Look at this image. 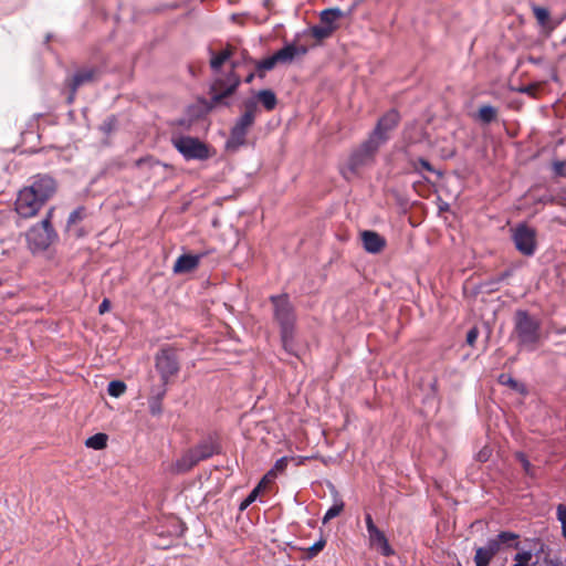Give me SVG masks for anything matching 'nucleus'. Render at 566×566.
Wrapping results in <instances>:
<instances>
[{"label":"nucleus","mask_w":566,"mask_h":566,"mask_svg":"<svg viewBox=\"0 0 566 566\" xmlns=\"http://www.w3.org/2000/svg\"><path fill=\"white\" fill-rule=\"evenodd\" d=\"M241 107L243 112L235 119L226 143V148L231 151H237L240 147L247 145V135L254 125L256 114L260 112L254 97L245 98Z\"/></svg>","instance_id":"obj_3"},{"label":"nucleus","mask_w":566,"mask_h":566,"mask_svg":"<svg viewBox=\"0 0 566 566\" xmlns=\"http://www.w3.org/2000/svg\"><path fill=\"white\" fill-rule=\"evenodd\" d=\"M276 478V473L274 470H270L258 483L256 486H260V491L265 489L269 483H271Z\"/></svg>","instance_id":"obj_44"},{"label":"nucleus","mask_w":566,"mask_h":566,"mask_svg":"<svg viewBox=\"0 0 566 566\" xmlns=\"http://www.w3.org/2000/svg\"><path fill=\"white\" fill-rule=\"evenodd\" d=\"M343 17V12L338 8H329L325 9L319 14V20L323 25L326 27H337L335 24L336 20Z\"/></svg>","instance_id":"obj_21"},{"label":"nucleus","mask_w":566,"mask_h":566,"mask_svg":"<svg viewBox=\"0 0 566 566\" xmlns=\"http://www.w3.org/2000/svg\"><path fill=\"white\" fill-rule=\"evenodd\" d=\"M240 65V63L238 61H232L231 62V70L230 71H233L235 72V69Z\"/></svg>","instance_id":"obj_56"},{"label":"nucleus","mask_w":566,"mask_h":566,"mask_svg":"<svg viewBox=\"0 0 566 566\" xmlns=\"http://www.w3.org/2000/svg\"><path fill=\"white\" fill-rule=\"evenodd\" d=\"M287 463H289V458L287 457H282L280 458L279 460H276L274 467L272 470H274V472H283L286 467H287Z\"/></svg>","instance_id":"obj_46"},{"label":"nucleus","mask_w":566,"mask_h":566,"mask_svg":"<svg viewBox=\"0 0 566 566\" xmlns=\"http://www.w3.org/2000/svg\"><path fill=\"white\" fill-rule=\"evenodd\" d=\"M53 212L54 208H50L45 218L28 230L25 237L31 252L35 253L45 251L51 244L57 241L59 235L51 221Z\"/></svg>","instance_id":"obj_7"},{"label":"nucleus","mask_w":566,"mask_h":566,"mask_svg":"<svg viewBox=\"0 0 566 566\" xmlns=\"http://www.w3.org/2000/svg\"><path fill=\"white\" fill-rule=\"evenodd\" d=\"M275 65L279 63L281 64H289L292 63L293 60L296 57V50L295 44H286L281 50L276 51L273 55H271Z\"/></svg>","instance_id":"obj_20"},{"label":"nucleus","mask_w":566,"mask_h":566,"mask_svg":"<svg viewBox=\"0 0 566 566\" xmlns=\"http://www.w3.org/2000/svg\"><path fill=\"white\" fill-rule=\"evenodd\" d=\"M216 108L217 107L214 106V104H210V97H199L197 98L195 104L188 106L187 115L190 118V120H198L200 118H203L206 115H208Z\"/></svg>","instance_id":"obj_17"},{"label":"nucleus","mask_w":566,"mask_h":566,"mask_svg":"<svg viewBox=\"0 0 566 566\" xmlns=\"http://www.w3.org/2000/svg\"><path fill=\"white\" fill-rule=\"evenodd\" d=\"M85 217H86L85 207L81 206V207H77L75 210H73L67 218L66 232H71L72 226L82 221Z\"/></svg>","instance_id":"obj_27"},{"label":"nucleus","mask_w":566,"mask_h":566,"mask_svg":"<svg viewBox=\"0 0 566 566\" xmlns=\"http://www.w3.org/2000/svg\"><path fill=\"white\" fill-rule=\"evenodd\" d=\"M101 70L95 65H83L77 67L74 73L64 81L65 87L69 90L66 102L72 104L75 99L80 87L98 81Z\"/></svg>","instance_id":"obj_9"},{"label":"nucleus","mask_w":566,"mask_h":566,"mask_svg":"<svg viewBox=\"0 0 566 566\" xmlns=\"http://www.w3.org/2000/svg\"><path fill=\"white\" fill-rule=\"evenodd\" d=\"M344 502L342 500L335 502L328 510L327 512L325 513L324 517H323V524H326L327 522H329L331 520H333L334 517L338 516L343 510H344Z\"/></svg>","instance_id":"obj_32"},{"label":"nucleus","mask_w":566,"mask_h":566,"mask_svg":"<svg viewBox=\"0 0 566 566\" xmlns=\"http://www.w3.org/2000/svg\"><path fill=\"white\" fill-rule=\"evenodd\" d=\"M256 75L259 78L265 77V72L273 70L276 65L272 59V56H269L264 60L254 62Z\"/></svg>","instance_id":"obj_26"},{"label":"nucleus","mask_w":566,"mask_h":566,"mask_svg":"<svg viewBox=\"0 0 566 566\" xmlns=\"http://www.w3.org/2000/svg\"><path fill=\"white\" fill-rule=\"evenodd\" d=\"M565 164L563 161H556L554 164L555 172L559 176L564 175Z\"/></svg>","instance_id":"obj_51"},{"label":"nucleus","mask_w":566,"mask_h":566,"mask_svg":"<svg viewBox=\"0 0 566 566\" xmlns=\"http://www.w3.org/2000/svg\"><path fill=\"white\" fill-rule=\"evenodd\" d=\"M536 91H537V86L534 84L522 86L521 88H518L520 93L528 94L531 96H535Z\"/></svg>","instance_id":"obj_47"},{"label":"nucleus","mask_w":566,"mask_h":566,"mask_svg":"<svg viewBox=\"0 0 566 566\" xmlns=\"http://www.w3.org/2000/svg\"><path fill=\"white\" fill-rule=\"evenodd\" d=\"M524 544L528 549H533V555H535L537 557L541 554H543L546 548V544L541 538H536V537L535 538H526L524 541Z\"/></svg>","instance_id":"obj_30"},{"label":"nucleus","mask_w":566,"mask_h":566,"mask_svg":"<svg viewBox=\"0 0 566 566\" xmlns=\"http://www.w3.org/2000/svg\"><path fill=\"white\" fill-rule=\"evenodd\" d=\"M172 146L186 160H207L212 157L209 145L192 136H176L171 138Z\"/></svg>","instance_id":"obj_8"},{"label":"nucleus","mask_w":566,"mask_h":566,"mask_svg":"<svg viewBox=\"0 0 566 566\" xmlns=\"http://www.w3.org/2000/svg\"><path fill=\"white\" fill-rule=\"evenodd\" d=\"M497 109L492 105H482L479 108L478 119L483 124H490L496 119Z\"/></svg>","instance_id":"obj_22"},{"label":"nucleus","mask_w":566,"mask_h":566,"mask_svg":"<svg viewBox=\"0 0 566 566\" xmlns=\"http://www.w3.org/2000/svg\"><path fill=\"white\" fill-rule=\"evenodd\" d=\"M167 385L168 384H164L161 381V385L159 387L151 389V395L149 398H158V400L163 401V399L167 392Z\"/></svg>","instance_id":"obj_43"},{"label":"nucleus","mask_w":566,"mask_h":566,"mask_svg":"<svg viewBox=\"0 0 566 566\" xmlns=\"http://www.w3.org/2000/svg\"><path fill=\"white\" fill-rule=\"evenodd\" d=\"M533 557V549H523L515 554L514 560L517 563H522L524 566H528L530 562Z\"/></svg>","instance_id":"obj_38"},{"label":"nucleus","mask_w":566,"mask_h":566,"mask_svg":"<svg viewBox=\"0 0 566 566\" xmlns=\"http://www.w3.org/2000/svg\"><path fill=\"white\" fill-rule=\"evenodd\" d=\"M253 97L256 99V104L260 102L268 112L275 109L277 105L275 93L269 88L256 92Z\"/></svg>","instance_id":"obj_19"},{"label":"nucleus","mask_w":566,"mask_h":566,"mask_svg":"<svg viewBox=\"0 0 566 566\" xmlns=\"http://www.w3.org/2000/svg\"><path fill=\"white\" fill-rule=\"evenodd\" d=\"M117 118L115 115H111L104 119V122L101 124L99 129L105 135L112 134L116 127H117Z\"/></svg>","instance_id":"obj_34"},{"label":"nucleus","mask_w":566,"mask_h":566,"mask_svg":"<svg viewBox=\"0 0 566 566\" xmlns=\"http://www.w3.org/2000/svg\"><path fill=\"white\" fill-rule=\"evenodd\" d=\"M205 254H181L174 264L176 274L190 273L196 270Z\"/></svg>","instance_id":"obj_16"},{"label":"nucleus","mask_w":566,"mask_h":566,"mask_svg":"<svg viewBox=\"0 0 566 566\" xmlns=\"http://www.w3.org/2000/svg\"><path fill=\"white\" fill-rule=\"evenodd\" d=\"M513 335L520 349L533 352L541 342V322L527 311L517 310L514 314Z\"/></svg>","instance_id":"obj_4"},{"label":"nucleus","mask_w":566,"mask_h":566,"mask_svg":"<svg viewBox=\"0 0 566 566\" xmlns=\"http://www.w3.org/2000/svg\"><path fill=\"white\" fill-rule=\"evenodd\" d=\"M369 542L373 547H376L382 556H391L395 554L394 549L389 545V542L382 531L378 527L368 533Z\"/></svg>","instance_id":"obj_18"},{"label":"nucleus","mask_w":566,"mask_h":566,"mask_svg":"<svg viewBox=\"0 0 566 566\" xmlns=\"http://www.w3.org/2000/svg\"><path fill=\"white\" fill-rule=\"evenodd\" d=\"M255 76H258V75H256V71H255V72H251V73H249V74L245 76L244 82H245L247 84H250V83H252V81L254 80V77H255Z\"/></svg>","instance_id":"obj_55"},{"label":"nucleus","mask_w":566,"mask_h":566,"mask_svg":"<svg viewBox=\"0 0 566 566\" xmlns=\"http://www.w3.org/2000/svg\"><path fill=\"white\" fill-rule=\"evenodd\" d=\"M545 566H564L559 559H545Z\"/></svg>","instance_id":"obj_53"},{"label":"nucleus","mask_w":566,"mask_h":566,"mask_svg":"<svg viewBox=\"0 0 566 566\" xmlns=\"http://www.w3.org/2000/svg\"><path fill=\"white\" fill-rule=\"evenodd\" d=\"M107 434L98 432L86 439L85 446L94 450H102L107 446Z\"/></svg>","instance_id":"obj_23"},{"label":"nucleus","mask_w":566,"mask_h":566,"mask_svg":"<svg viewBox=\"0 0 566 566\" xmlns=\"http://www.w3.org/2000/svg\"><path fill=\"white\" fill-rule=\"evenodd\" d=\"M400 119V114L396 108L389 109L378 119L368 137L379 146L386 144L390 138V133L399 125Z\"/></svg>","instance_id":"obj_12"},{"label":"nucleus","mask_w":566,"mask_h":566,"mask_svg":"<svg viewBox=\"0 0 566 566\" xmlns=\"http://www.w3.org/2000/svg\"><path fill=\"white\" fill-rule=\"evenodd\" d=\"M82 235H83V233H82V232L76 231L75 237L80 238V237H82Z\"/></svg>","instance_id":"obj_59"},{"label":"nucleus","mask_w":566,"mask_h":566,"mask_svg":"<svg viewBox=\"0 0 566 566\" xmlns=\"http://www.w3.org/2000/svg\"><path fill=\"white\" fill-rule=\"evenodd\" d=\"M148 408L153 416H159L163 412L161 400H158V398H148Z\"/></svg>","instance_id":"obj_40"},{"label":"nucleus","mask_w":566,"mask_h":566,"mask_svg":"<svg viewBox=\"0 0 566 566\" xmlns=\"http://www.w3.org/2000/svg\"><path fill=\"white\" fill-rule=\"evenodd\" d=\"M135 166L137 168L147 167L148 169H153L157 166L167 167V165L161 164L158 159H156L153 156H146V157H142V158L137 159L135 161Z\"/></svg>","instance_id":"obj_33"},{"label":"nucleus","mask_w":566,"mask_h":566,"mask_svg":"<svg viewBox=\"0 0 566 566\" xmlns=\"http://www.w3.org/2000/svg\"><path fill=\"white\" fill-rule=\"evenodd\" d=\"M208 52L210 54V67L213 72H219L222 65L228 61L227 56L221 52L214 53V51L209 48Z\"/></svg>","instance_id":"obj_29"},{"label":"nucleus","mask_w":566,"mask_h":566,"mask_svg":"<svg viewBox=\"0 0 566 566\" xmlns=\"http://www.w3.org/2000/svg\"><path fill=\"white\" fill-rule=\"evenodd\" d=\"M221 444L217 438L208 436L200 440L196 446L188 449L174 464L175 472L186 473L195 468L199 462L221 453Z\"/></svg>","instance_id":"obj_5"},{"label":"nucleus","mask_w":566,"mask_h":566,"mask_svg":"<svg viewBox=\"0 0 566 566\" xmlns=\"http://www.w3.org/2000/svg\"><path fill=\"white\" fill-rule=\"evenodd\" d=\"M51 38H52V35H51V34H46V36H45V43H49V42H50V40H51Z\"/></svg>","instance_id":"obj_58"},{"label":"nucleus","mask_w":566,"mask_h":566,"mask_svg":"<svg viewBox=\"0 0 566 566\" xmlns=\"http://www.w3.org/2000/svg\"><path fill=\"white\" fill-rule=\"evenodd\" d=\"M518 534L513 532L503 531L500 532L496 537L489 538L486 542V549L495 556L501 551V545H507L515 549H520Z\"/></svg>","instance_id":"obj_14"},{"label":"nucleus","mask_w":566,"mask_h":566,"mask_svg":"<svg viewBox=\"0 0 566 566\" xmlns=\"http://www.w3.org/2000/svg\"><path fill=\"white\" fill-rule=\"evenodd\" d=\"M479 458H480V460H483V461L486 460V453L484 451H481L479 453Z\"/></svg>","instance_id":"obj_57"},{"label":"nucleus","mask_w":566,"mask_h":566,"mask_svg":"<svg viewBox=\"0 0 566 566\" xmlns=\"http://www.w3.org/2000/svg\"><path fill=\"white\" fill-rule=\"evenodd\" d=\"M493 557L485 546L478 547L474 556L475 566H489Z\"/></svg>","instance_id":"obj_28"},{"label":"nucleus","mask_w":566,"mask_h":566,"mask_svg":"<svg viewBox=\"0 0 566 566\" xmlns=\"http://www.w3.org/2000/svg\"><path fill=\"white\" fill-rule=\"evenodd\" d=\"M241 85V77L237 72L229 71L226 74L216 76L208 90L210 104L217 108L231 106L230 97L233 96Z\"/></svg>","instance_id":"obj_6"},{"label":"nucleus","mask_w":566,"mask_h":566,"mask_svg":"<svg viewBox=\"0 0 566 566\" xmlns=\"http://www.w3.org/2000/svg\"><path fill=\"white\" fill-rule=\"evenodd\" d=\"M127 389V386L122 380H112L108 384L107 392L109 396L118 398L120 397Z\"/></svg>","instance_id":"obj_31"},{"label":"nucleus","mask_w":566,"mask_h":566,"mask_svg":"<svg viewBox=\"0 0 566 566\" xmlns=\"http://www.w3.org/2000/svg\"><path fill=\"white\" fill-rule=\"evenodd\" d=\"M533 13L537 20V22L544 27L547 24L549 20V11L546 8L534 6Z\"/></svg>","instance_id":"obj_35"},{"label":"nucleus","mask_w":566,"mask_h":566,"mask_svg":"<svg viewBox=\"0 0 566 566\" xmlns=\"http://www.w3.org/2000/svg\"><path fill=\"white\" fill-rule=\"evenodd\" d=\"M410 165L412 166V168L416 170V171H420V169H424L429 172H436L434 168L432 167V165L424 158H418L416 160H411L410 161ZM438 175H441V172H438Z\"/></svg>","instance_id":"obj_36"},{"label":"nucleus","mask_w":566,"mask_h":566,"mask_svg":"<svg viewBox=\"0 0 566 566\" xmlns=\"http://www.w3.org/2000/svg\"><path fill=\"white\" fill-rule=\"evenodd\" d=\"M478 336H479V329L476 326H473L472 328L469 329V332L467 334V344L470 346H473L478 339Z\"/></svg>","instance_id":"obj_45"},{"label":"nucleus","mask_w":566,"mask_h":566,"mask_svg":"<svg viewBox=\"0 0 566 566\" xmlns=\"http://www.w3.org/2000/svg\"><path fill=\"white\" fill-rule=\"evenodd\" d=\"M260 493V486H255L250 494L240 503L239 510L245 511L258 497Z\"/></svg>","instance_id":"obj_37"},{"label":"nucleus","mask_w":566,"mask_h":566,"mask_svg":"<svg viewBox=\"0 0 566 566\" xmlns=\"http://www.w3.org/2000/svg\"><path fill=\"white\" fill-rule=\"evenodd\" d=\"M326 541L321 538L316 543H314L307 551V556L310 558L315 557L324 547H325Z\"/></svg>","instance_id":"obj_42"},{"label":"nucleus","mask_w":566,"mask_h":566,"mask_svg":"<svg viewBox=\"0 0 566 566\" xmlns=\"http://www.w3.org/2000/svg\"><path fill=\"white\" fill-rule=\"evenodd\" d=\"M361 241L364 249L374 254L381 252L386 247L385 238L371 230L361 232Z\"/></svg>","instance_id":"obj_15"},{"label":"nucleus","mask_w":566,"mask_h":566,"mask_svg":"<svg viewBox=\"0 0 566 566\" xmlns=\"http://www.w3.org/2000/svg\"><path fill=\"white\" fill-rule=\"evenodd\" d=\"M55 191L56 182L51 176L36 175L30 186L19 191L14 203L17 213L24 219L36 216Z\"/></svg>","instance_id":"obj_1"},{"label":"nucleus","mask_w":566,"mask_h":566,"mask_svg":"<svg viewBox=\"0 0 566 566\" xmlns=\"http://www.w3.org/2000/svg\"><path fill=\"white\" fill-rule=\"evenodd\" d=\"M337 27H326V25H314L311 28V32H312V35L317 40V41H323L325 39H328L333 33L334 31L336 30Z\"/></svg>","instance_id":"obj_25"},{"label":"nucleus","mask_w":566,"mask_h":566,"mask_svg":"<svg viewBox=\"0 0 566 566\" xmlns=\"http://www.w3.org/2000/svg\"><path fill=\"white\" fill-rule=\"evenodd\" d=\"M109 308H111V301L108 298H104L98 306V313L101 315L105 314L106 312L109 311Z\"/></svg>","instance_id":"obj_48"},{"label":"nucleus","mask_w":566,"mask_h":566,"mask_svg":"<svg viewBox=\"0 0 566 566\" xmlns=\"http://www.w3.org/2000/svg\"><path fill=\"white\" fill-rule=\"evenodd\" d=\"M557 520L562 524V535L566 538V505L558 504L556 511Z\"/></svg>","instance_id":"obj_39"},{"label":"nucleus","mask_w":566,"mask_h":566,"mask_svg":"<svg viewBox=\"0 0 566 566\" xmlns=\"http://www.w3.org/2000/svg\"><path fill=\"white\" fill-rule=\"evenodd\" d=\"M365 522H366V527H367L368 533L377 528V526L375 525L373 517L369 513H367L365 515Z\"/></svg>","instance_id":"obj_49"},{"label":"nucleus","mask_w":566,"mask_h":566,"mask_svg":"<svg viewBox=\"0 0 566 566\" xmlns=\"http://www.w3.org/2000/svg\"><path fill=\"white\" fill-rule=\"evenodd\" d=\"M155 367L160 375V380L164 384H169L170 379L180 370L176 350L171 347L161 348L155 356Z\"/></svg>","instance_id":"obj_11"},{"label":"nucleus","mask_w":566,"mask_h":566,"mask_svg":"<svg viewBox=\"0 0 566 566\" xmlns=\"http://www.w3.org/2000/svg\"><path fill=\"white\" fill-rule=\"evenodd\" d=\"M516 459L522 464L524 472L527 475H533V467H532L531 462L528 461L527 457L523 452H518V453H516Z\"/></svg>","instance_id":"obj_41"},{"label":"nucleus","mask_w":566,"mask_h":566,"mask_svg":"<svg viewBox=\"0 0 566 566\" xmlns=\"http://www.w3.org/2000/svg\"><path fill=\"white\" fill-rule=\"evenodd\" d=\"M499 381H500V384L506 385V386H509L510 388H512L513 390H515V391H517L520 394H526V391H527L524 384L517 381L516 379H514L510 375L501 374L500 377H499Z\"/></svg>","instance_id":"obj_24"},{"label":"nucleus","mask_w":566,"mask_h":566,"mask_svg":"<svg viewBox=\"0 0 566 566\" xmlns=\"http://www.w3.org/2000/svg\"><path fill=\"white\" fill-rule=\"evenodd\" d=\"M270 302L273 305V318L280 326L282 345L286 352L291 353L296 323L295 307L286 293L271 295Z\"/></svg>","instance_id":"obj_2"},{"label":"nucleus","mask_w":566,"mask_h":566,"mask_svg":"<svg viewBox=\"0 0 566 566\" xmlns=\"http://www.w3.org/2000/svg\"><path fill=\"white\" fill-rule=\"evenodd\" d=\"M515 249L525 256H532L537 247L536 230L526 223H518L512 230Z\"/></svg>","instance_id":"obj_13"},{"label":"nucleus","mask_w":566,"mask_h":566,"mask_svg":"<svg viewBox=\"0 0 566 566\" xmlns=\"http://www.w3.org/2000/svg\"><path fill=\"white\" fill-rule=\"evenodd\" d=\"M242 60L244 63H249V64H253V65H254V62H256V60H254L253 57H251L249 55L247 50L242 51Z\"/></svg>","instance_id":"obj_52"},{"label":"nucleus","mask_w":566,"mask_h":566,"mask_svg":"<svg viewBox=\"0 0 566 566\" xmlns=\"http://www.w3.org/2000/svg\"><path fill=\"white\" fill-rule=\"evenodd\" d=\"M380 146L369 137L352 153L347 170L350 175H357L361 168L371 165L375 161V156Z\"/></svg>","instance_id":"obj_10"},{"label":"nucleus","mask_w":566,"mask_h":566,"mask_svg":"<svg viewBox=\"0 0 566 566\" xmlns=\"http://www.w3.org/2000/svg\"><path fill=\"white\" fill-rule=\"evenodd\" d=\"M220 52L227 56V60H230L234 54V46L227 44V46Z\"/></svg>","instance_id":"obj_50"},{"label":"nucleus","mask_w":566,"mask_h":566,"mask_svg":"<svg viewBox=\"0 0 566 566\" xmlns=\"http://www.w3.org/2000/svg\"><path fill=\"white\" fill-rule=\"evenodd\" d=\"M295 50H296V56L297 55H305L307 53V51H308L305 45H300V46L295 45Z\"/></svg>","instance_id":"obj_54"}]
</instances>
